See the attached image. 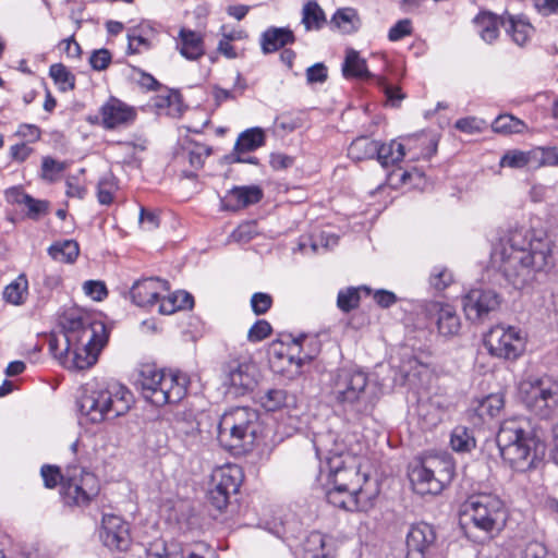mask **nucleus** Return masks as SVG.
Here are the masks:
<instances>
[{"label": "nucleus", "mask_w": 558, "mask_h": 558, "mask_svg": "<svg viewBox=\"0 0 558 558\" xmlns=\"http://www.w3.org/2000/svg\"><path fill=\"white\" fill-rule=\"evenodd\" d=\"M335 435L316 434L313 446L319 460L317 482L325 490L328 504L345 511L362 510V500L369 499L365 485L369 475L361 470L356 458L349 452L329 448Z\"/></svg>", "instance_id": "obj_2"}, {"label": "nucleus", "mask_w": 558, "mask_h": 558, "mask_svg": "<svg viewBox=\"0 0 558 558\" xmlns=\"http://www.w3.org/2000/svg\"><path fill=\"white\" fill-rule=\"evenodd\" d=\"M49 75L61 92L75 88V75L62 63H53L49 68Z\"/></svg>", "instance_id": "obj_45"}, {"label": "nucleus", "mask_w": 558, "mask_h": 558, "mask_svg": "<svg viewBox=\"0 0 558 558\" xmlns=\"http://www.w3.org/2000/svg\"><path fill=\"white\" fill-rule=\"evenodd\" d=\"M14 195V202L24 204L27 207V217L33 220H38L41 216L47 214L49 203L47 201L36 199L32 195L13 187L8 191V196Z\"/></svg>", "instance_id": "obj_34"}, {"label": "nucleus", "mask_w": 558, "mask_h": 558, "mask_svg": "<svg viewBox=\"0 0 558 558\" xmlns=\"http://www.w3.org/2000/svg\"><path fill=\"white\" fill-rule=\"evenodd\" d=\"M375 83L383 89L387 98V102L391 107H399L401 101L405 98V94L401 90V88L389 84L385 76H377Z\"/></svg>", "instance_id": "obj_46"}, {"label": "nucleus", "mask_w": 558, "mask_h": 558, "mask_svg": "<svg viewBox=\"0 0 558 558\" xmlns=\"http://www.w3.org/2000/svg\"><path fill=\"white\" fill-rule=\"evenodd\" d=\"M114 184L111 178H102L97 185V198L101 205H110L113 201Z\"/></svg>", "instance_id": "obj_60"}, {"label": "nucleus", "mask_w": 558, "mask_h": 558, "mask_svg": "<svg viewBox=\"0 0 558 558\" xmlns=\"http://www.w3.org/2000/svg\"><path fill=\"white\" fill-rule=\"evenodd\" d=\"M258 400L260 405L268 412H275L295 403V397L289 395L288 391L282 388H269L260 392Z\"/></svg>", "instance_id": "obj_32"}, {"label": "nucleus", "mask_w": 558, "mask_h": 558, "mask_svg": "<svg viewBox=\"0 0 558 558\" xmlns=\"http://www.w3.org/2000/svg\"><path fill=\"white\" fill-rule=\"evenodd\" d=\"M28 293V281L24 274L17 276L15 280L9 283L3 290V299L12 305H22L25 303Z\"/></svg>", "instance_id": "obj_41"}, {"label": "nucleus", "mask_w": 558, "mask_h": 558, "mask_svg": "<svg viewBox=\"0 0 558 558\" xmlns=\"http://www.w3.org/2000/svg\"><path fill=\"white\" fill-rule=\"evenodd\" d=\"M453 281L452 274L444 266H435L429 276L430 286L437 290L442 291Z\"/></svg>", "instance_id": "obj_52"}, {"label": "nucleus", "mask_w": 558, "mask_h": 558, "mask_svg": "<svg viewBox=\"0 0 558 558\" xmlns=\"http://www.w3.org/2000/svg\"><path fill=\"white\" fill-rule=\"evenodd\" d=\"M488 126V123L477 117H464L460 118L454 122V128L465 134H478L484 132Z\"/></svg>", "instance_id": "obj_47"}, {"label": "nucleus", "mask_w": 558, "mask_h": 558, "mask_svg": "<svg viewBox=\"0 0 558 558\" xmlns=\"http://www.w3.org/2000/svg\"><path fill=\"white\" fill-rule=\"evenodd\" d=\"M410 482L413 486V489L416 494L420 495H437L442 489H435L434 488V481L438 480L433 474V471L428 468L427 463L424 459H422L420 462H417L409 473Z\"/></svg>", "instance_id": "obj_29"}, {"label": "nucleus", "mask_w": 558, "mask_h": 558, "mask_svg": "<svg viewBox=\"0 0 558 558\" xmlns=\"http://www.w3.org/2000/svg\"><path fill=\"white\" fill-rule=\"evenodd\" d=\"M258 372L253 363L232 362L227 367L225 386L227 393L242 397L253 391L257 384Z\"/></svg>", "instance_id": "obj_16"}, {"label": "nucleus", "mask_w": 558, "mask_h": 558, "mask_svg": "<svg viewBox=\"0 0 558 558\" xmlns=\"http://www.w3.org/2000/svg\"><path fill=\"white\" fill-rule=\"evenodd\" d=\"M303 558H335V548L331 539L318 531L311 532L304 542Z\"/></svg>", "instance_id": "obj_27"}, {"label": "nucleus", "mask_w": 558, "mask_h": 558, "mask_svg": "<svg viewBox=\"0 0 558 558\" xmlns=\"http://www.w3.org/2000/svg\"><path fill=\"white\" fill-rule=\"evenodd\" d=\"M137 111L118 97L110 96L99 108V114L88 117L90 123H100L108 131L126 129L134 124Z\"/></svg>", "instance_id": "obj_15"}, {"label": "nucleus", "mask_w": 558, "mask_h": 558, "mask_svg": "<svg viewBox=\"0 0 558 558\" xmlns=\"http://www.w3.org/2000/svg\"><path fill=\"white\" fill-rule=\"evenodd\" d=\"M505 279L518 290L549 292L558 290V269L553 241L544 230L510 229L494 250Z\"/></svg>", "instance_id": "obj_1"}, {"label": "nucleus", "mask_w": 558, "mask_h": 558, "mask_svg": "<svg viewBox=\"0 0 558 558\" xmlns=\"http://www.w3.org/2000/svg\"><path fill=\"white\" fill-rule=\"evenodd\" d=\"M413 32L412 22L409 19L399 20L388 31V39L392 43L399 41Z\"/></svg>", "instance_id": "obj_56"}, {"label": "nucleus", "mask_w": 558, "mask_h": 558, "mask_svg": "<svg viewBox=\"0 0 558 558\" xmlns=\"http://www.w3.org/2000/svg\"><path fill=\"white\" fill-rule=\"evenodd\" d=\"M331 23L343 33H353L357 31L360 20L357 16V12L353 8H342L338 9L332 17Z\"/></svg>", "instance_id": "obj_43"}, {"label": "nucleus", "mask_w": 558, "mask_h": 558, "mask_svg": "<svg viewBox=\"0 0 558 558\" xmlns=\"http://www.w3.org/2000/svg\"><path fill=\"white\" fill-rule=\"evenodd\" d=\"M83 290L94 301H102L108 295V289L105 282L99 280H87L84 282Z\"/></svg>", "instance_id": "obj_59"}, {"label": "nucleus", "mask_w": 558, "mask_h": 558, "mask_svg": "<svg viewBox=\"0 0 558 558\" xmlns=\"http://www.w3.org/2000/svg\"><path fill=\"white\" fill-rule=\"evenodd\" d=\"M378 153V141L368 136H359L348 147V157L353 161L374 159Z\"/></svg>", "instance_id": "obj_35"}, {"label": "nucleus", "mask_w": 558, "mask_h": 558, "mask_svg": "<svg viewBox=\"0 0 558 558\" xmlns=\"http://www.w3.org/2000/svg\"><path fill=\"white\" fill-rule=\"evenodd\" d=\"M492 130L498 134H522L526 131L527 125L521 119L510 114H499L490 124Z\"/></svg>", "instance_id": "obj_39"}, {"label": "nucleus", "mask_w": 558, "mask_h": 558, "mask_svg": "<svg viewBox=\"0 0 558 558\" xmlns=\"http://www.w3.org/2000/svg\"><path fill=\"white\" fill-rule=\"evenodd\" d=\"M80 254V247L74 240L56 242L48 247V255L57 262L72 264Z\"/></svg>", "instance_id": "obj_37"}, {"label": "nucleus", "mask_w": 558, "mask_h": 558, "mask_svg": "<svg viewBox=\"0 0 558 558\" xmlns=\"http://www.w3.org/2000/svg\"><path fill=\"white\" fill-rule=\"evenodd\" d=\"M100 542L111 551L123 553L131 546V535L126 525H100Z\"/></svg>", "instance_id": "obj_26"}, {"label": "nucleus", "mask_w": 558, "mask_h": 558, "mask_svg": "<svg viewBox=\"0 0 558 558\" xmlns=\"http://www.w3.org/2000/svg\"><path fill=\"white\" fill-rule=\"evenodd\" d=\"M99 490V481L94 473L75 464H69L66 466L62 489L60 490L64 504L69 506L86 507L98 496Z\"/></svg>", "instance_id": "obj_10"}, {"label": "nucleus", "mask_w": 558, "mask_h": 558, "mask_svg": "<svg viewBox=\"0 0 558 558\" xmlns=\"http://www.w3.org/2000/svg\"><path fill=\"white\" fill-rule=\"evenodd\" d=\"M496 445L504 461L517 472L539 468L546 454V442L525 418L506 420L496 435Z\"/></svg>", "instance_id": "obj_5"}, {"label": "nucleus", "mask_w": 558, "mask_h": 558, "mask_svg": "<svg viewBox=\"0 0 558 558\" xmlns=\"http://www.w3.org/2000/svg\"><path fill=\"white\" fill-rule=\"evenodd\" d=\"M272 305V298L265 292H255L251 298V307L255 315L266 314Z\"/></svg>", "instance_id": "obj_58"}, {"label": "nucleus", "mask_w": 558, "mask_h": 558, "mask_svg": "<svg viewBox=\"0 0 558 558\" xmlns=\"http://www.w3.org/2000/svg\"><path fill=\"white\" fill-rule=\"evenodd\" d=\"M521 393L526 409L541 418H548L558 405V381L546 375L523 383Z\"/></svg>", "instance_id": "obj_11"}, {"label": "nucleus", "mask_w": 558, "mask_h": 558, "mask_svg": "<svg viewBox=\"0 0 558 558\" xmlns=\"http://www.w3.org/2000/svg\"><path fill=\"white\" fill-rule=\"evenodd\" d=\"M427 313L436 318L438 332L445 337L454 336L460 330V318L453 306L433 302L427 306Z\"/></svg>", "instance_id": "obj_21"}, {"label": "nucleus", "mask_w": 558, "mask_h": 558, "mask_svg": "<svg viewBox=\"0 0 558 558\" xmlns=\"http://www.w3.org/2000/svg\"><path fill=\"white\" fill-rule=\"evenodd\" d=\"M112 60V54L107 48L96 49L89 57V65L95 71L106 70Z\"/></svg>", "instance_id": "obj_57"}, {"label": "nucleus", "mask_w": 558, "mask_h": 558, "mask_svg": "<svg viewBox=\"0 0 558 558\" xmlns=\"http://www.w3.org/2000/svg\"><path fill=\"white\" fill-rule=\"evenodd\" d=\"M66 168V162L58 161L50 156L43 157L41 160V179L48 182H53L56 175L63 172Z\"/></svg>", "instance_id": "obj_50"}, {"label": "nucleus", "mask_w": 558, "mask_h": 558, "mask_svg": "<svg viewBox=\"0 0 558 558\" xmlns=\"http://www.w3.org/2000/svg\"><path fill=\"white\" fill-rule=\"evenodd\" d=\"M535 158H534V166L535 165H550V166H557L558 165V154L555 148H536L534 149Z\"/></svg>", "instance_id": "obj_63"}, {"label": "nucleus", "mask_w": 558, "mask_h": 558, "mask_svg": "<svg viewBox=\"0 0 558 558\" xmlns=\"http://www.w3.org/2000/svg\"><path fill=\"white\" fill-rule=\"evenodd\" d=\"M305 339V336H301L298 339L293 340V344L288 349V353L280 352L277 354L279 360H287L289 365L294 366L295 371L294 373H300V368L304 364L305 361H310L312 356L304 354V355H295L293 351L298 350L300 347V340Z\"/></svg>", "instance_id": "obj_51"}, {"label": "nucleus", "mask_w": 558, "mask_h": 558, "mask_svg": "<svg viewBox=\"0 0 558 558\" xmlns=\"http://www.w3.org/2000/svg\"><path fill=\"white\" fill-rule=\"evenodd\" d=\"M341 71L343 77L347 80H374L375 82L378 76L368 71L366 60L360 56L359 51L352 48L348 49L345 52Z\"/></svg>", "instance_id": "obj_30"}, {"label": "nucleus", "mask_w": 558, "mask_h": 558, "mask_svg": "<svg viewBox=\"0 0 558 558\" xmlns=\"http://www.w3.org/2000/svg\"><path fill=\"white\" fill-rule=\"evenodd\" d=\"M535 153L533 150L522 151L519 149L508 150L500 158L499 165L512 169H521L534 166Z\"/></svg>", "instance_id": "obj_44"}, {"label": "nucleus", "mask_w": 558, "mask_h": 558, "mask_svg": "<svg viewBox=\"0 0 558 558\" xmlns=\"http://www.w3.org/2000/svg\"><path fill=\"white\" fill-rule=\"evenodd\" d=\"M361 291L365 292L366 295L373 292L372 289L366 286H361L360 288L349 287L345 290H340L337 298L338 307L344 313H349L357 307Z\"/></svg>", "instance_id": "obj_42"}, {"label": "nucleus", "mask_w": 558, "mask_h": 558, "mask_svg": "<svg viewBox=\"0 0 558 558\" xmlns=\"http://www.w3.org/2000/svg\"><path fill=\"white\" fill-rule=\"evenodd\" d=\"M271 331L272 327L267 320L258 319L248 329L247 339L250 342H259L270 336Z\"/></svg>", "instance_id": "obj_55"}, {"label": "nucleus", "mask_w": 558, "mask_h": 558, "mask_svg": "<svg viewBox=\"0 0 558 558\" xmlns=\"http://www.w3.org/2000/svg\"><path fill=\"white\" fill-rule=\"evenodd\" d=\"M40 474L47 488H54L58 484L62 487L64 473H61L57 465L44 464Z\"/></svg>", "instance_id": "obj_53"}, {"label": "nucleus", "mask_w": 558, "mask_h": 558, "mask_svg": "<svg viewBox=\"0 0 558 558\" xmlns=\"http://www.w3.org/2000/svg\"><path fill=\"white\" fill-rule=\"evenodd\" d=\"M302 24L306 31H319L326 24L325 12L315 0H310L304 4Z\"/></svg>", "instance_id": "obj_40"}, {"label": "nucleus", "mask_w": 558, "mask_h": 558, "mask_svg": "<svg viewBox=\"0 0 558 558\" xmlns=\"http://www.w3.org/2000/svg\"><path fill=\"white\" fill-rule=\"evenodd\" d=\"M415 141L422 146V158L430 159L436 154L439 142L436 133L422 132L415 136Z\"/></svg>", "instance_id": "obj_49"}, {"label": "nucleus", "mask_w": 558, "mask_h": 558, "mask_svg": "<svg viewBox=\"0 0 558 558\" xmlns=\"http://www.w3.org/2000/svg\"><path fill=\"white\" fill-rule=\"evenodd\" d=\"M404 156L405 146L402 143L391 141L389 144H384L378 141V153L375 158L384 168L401 161Z\"/></svg>", "instance_id": "obj_38"}, {"label": "nucleus", "mask_w": 558, "mask_h": 558, "mask_svg": "<svg viewBox=\"0 0 558 558\" xmlns=\"http://www.w3.org/2000/svg\"><path fill=\"white\" fill-rule=\"evenodd\" d=\"M436 539L434 525H411L408 533V546L410 548L407 558L417 556L422 558L424 549Z\"/></svg>", "instance_id": "obj_28"}, {"label": "nucleus", "mask_w": 558, "mask_h": 558, "mask_svg": "<svg viewBox=\"0 0 558 558\" xmlns=\"http://www.w3.org/2000/svg\"><path fill=\"white\" fill-rule=\"evenodd\" d=\"M328 398L348 421L362 422L373 415L380 389L362 368L344 366L330 374Z\"/></svg>", "instance_id": "obj_4"}, {"label": "nucleus", "mask_w": 558, "mask_h": 558, "mask_svg": "<svg viewBox=\"0 0 558 558\" xmlns=\"http://www.w3.org/2000/svg\"><path fill=\"white\" fill-rule=\"evenodd\" d=\"M478 27L481 38L487 43H494L499 36V25L501 17L487 11H481L473 20Z\"/></svg>", "instance_id": "obj_33"}, {"label": "nucleus", "mask_w": 558, "mask_h": 558, "mask_svg": "<svg viewBox=\"0 0 558 558\" xmlns=\"http://www.w3.org/2000/svg\"><path fill=\"white\" fill-rule=\"evenodd\" d=\"M484 345L492 356L517 360L525 350V338L521 329L496 325L484 335Z\"/></svg>", "instance_id": "obj_12"}, {"label": "nucleus", "mask_w": 558, "mask_h": 558, "mask_svg": "<svg viewBox=\"0 0 558 558\" xmlns=\"http://www.w3.org/2000/svg\"><path fill=\"white\" fill-rule=\"evenodd\" d=\"M128 53H140L142 49L148 50L151 47L150 41L143 35L137 34L136 31L128 34Z\"/></svg>", "instance_id": "obj_61"}, {"label": "nucleus", "mask_w": 558, "mask_h": 558, "mask_svg": "<svg viewBox=\"0 0 558 558\" xmlns=\"http://www.w3.org/2000/svg\"><path fill=\"white\" fill-rule=\"evenodd\" d=\"M132 399V392L125 386L112 381L100 389L84 388L76 404L81 415L96 424L125 414L131 408Z\"/></svg>", "instance_id": "obj_8"}, {"label": "nucleus", "mask_w": 558, "mask_h": 558, "mask_svg": "<svg viewBox=\"0 0 558 558\" xmlns=\"http://www.w3.org/2000/svg\"><path fill=\"white\" fill-rule=\"evenodd\" d=\"M294 41L295 35L289 27L270 26L262 33L259 38L264 54L274 53Z\"/></svg>", "instance_id": "obj_25"}, {"label": "nucleus", "mask_w": 558, "mask_h": 558, "mask_svg": "<svg viewBox=\"0 0 558 558\" xmlns=\"http://www.w3.org/2000/svg\"><path fill=\"white\" fill-rule=\"evenodd\" d=\"M263 190L257 185L234 186L222 198V207L229 211H238L262 201Z\"/></svg>", "instance_id": "obj_20"}, {"label": "nucleus", "mask_w": 558, "mask_h": 558, "mask_svg": "<svg viewBox=\"0 0 558 558\" xmlns=\"http://www.w3.org/2000/svg\"><path fill=\"white\" fill-rule=\"evenodd\" d=\"M375 303L381 308H389L398 301L397 295L389 290L378 289L373 292Z\"/></svg>", "instance_id": "obj_64"}, {"label": "nucleus", "mask_w": 558, "mask_h": 558, "mask_svg": "<svg viewBox=\"0 0 558 558\" xmlns=\"http://www.w3.org/2000/svg\"><path fill=\"white\" fill-rule=\"evenodd\" d=\"M501 303V294L492 288L471 289L462 299L465 317L472 323L487 320L492 313L500 308Z\"/></svg>", "instance_id": "obj_14"}, {"label": "nucleus", "mask_w": 558, "mask_h": 558, "mask_svg": "<svg viewBox=\"0 0 558 558\" xmlns=\"http://www.w3.org/2000/svg\"><path fill=\"white\" fill-rule=\"evenodd\" d=\"M63 348L57 337L49 339L50 353L62 363L71 361V367L83 371L93 366L108 341L106 325L89 314L71 308L61 316Z\"/></svg>", "instance_id": "obj_3"}, {"label": "nucleus", "mask_w": 558, "mask_h": 558, "mask_svg": "<svg viewBox=\"0 0 558 558\" xmlns=\"http://www.w3.org/2000/svg\"><path fill=\"white\" fill-rule=\"evenodd\" d=\"M495 525H460L461 532L474 543H485L493 537Z\"/></svg>", "instance_id": "obj_48"}, {"label": "nucleus", "mask_w": 558, "mask_h": 558, "mask_svg": "<svg viewBox=\"0 0 558 558\" xmlns=\"http://www.w3.org/2000/svg\"><path fill=\"white\" fill-rule=\"evenodd\" d=\"M505 408V395L495 392L478 399L470 411V418L474 425L489 424L499 417Z\"/></svg>", "instance_id": "obj_19"}, {"label": "nucleus", "mask_w": 558, "mask_h": 558, "mask_svg": "<svg viewBox=\"0 0 558 558\" xmlns=\"http://www.w3.org/2000/svg\"><path fill=\"white\" fill-rule=\"evenodd\" d=\"M501 25L513 43L520 47H524L529 43L535 31L529 19L523 14L506 13L501 16Z\"/></svg>", "instance_id": "obj_23"}, {"label": "nucleus", "mask_w": 558, "mask_h": 558, "mask_svg": "<svg viewBox=\"0 0 558 558\" xmlns=\"http://www.w3.org/2000/svg\"><path fill=\"white\" fill-rule=\"evenodd\" d=\"M339 236L336 233L322 231L316 235H302L299 240V250L302 253H307V250L313 254L327 252L328 250L338 245Z\"/></svg>", "instance_id": "obj_31"}, {"label": "nucleus", "mask_w": 558, "mask_h": 558, "mask_svg": "<svg viewBox=\"0 0 558 558\" xmlns=\"http://www.w3.org/2000/svg\"><path fill=\"white\" fill-rule=\"evenodd\" d=\"M451 449L458 453L471 452L476 447V439L472 429L458 425L450 434Z\"/></svg>", "instance_id": "obj_36"}, {"label": "nucleus", "mask_w": 558, "mask_h": 558, "mask_svg": "<svg viewBox=\"0 0 558 558\" xmlns=\"http://www.w3.org/2000/svg\"><path fill=\"white\" fill-rule=\"evenodd\" d=\"M437 481H434L435 489H444L454 476L453 459L448 453L428 454L423 458Z\"/></svg>", "instance_id": "obj_24"}, {"label": "nucleus", "mask_w": 558, "mask_h": 558, "mask_svg": "<svg viewBox=\"0 0 558 558\" xmlns=\"http://www.w3.org/2000/svg\"><path fill=\"white\" fill-rule=\"evenodd\" d=\"M244 474L238 464H226L217 468L211 475L213 487L208 493V500L213 507L222 511L230 502L231 496L239 493Z\"/></svg>", "instance_id": "obj_13"}, {"label": "nucleus", "mask_w": 558, "mask_h": 558, "mask_svg": "<svg viewBox=\"0 0 558 558\" xmlns=\"http://www.w3.org/2000/svg\"><path fill=\"white\" fill-rule=\"evenodd\" d=\"M169 282L157 277L144 278L133 283L130 290L132 302L140 307L157 304L161 293L169 292Z\"/></svg>", "instance_id": "obj_18"}, {"label": "nucleus", "mask_w": 558, "mask_h": 558, "mask_svg": "<svg viewBox=\"0 0 558 558\" xmlns=\"http://www.w3.org/2000/svg\"><path fill=\"white\" fill-rule=\"evenodd\" d=\"M459 523H506L508 510L501 498L493 493H474L461 502Z\"/></svg>", "instance_id": "obj_9"}, {"label": "nucleus", "mask_w": 558, "mask_h": 558, "mask_svg": "<svg viewBox=\"0 0 558 558\" xmlns=\"http://www.w3.org/2000/svg\"><path fill=\"white\" fill-rule=\"evenodd\" d=\"M177 49L189 61H197L205 54V43L202 34L182 27L177 39Z\"/></svg>", "instance_id": "obj_22"}, {"label": "nucleus", "mask_w": 558, "mask_h": 558, "mask_svg": "<svg viewBox=\"0 0 558 558\" xmlns=\"http://www.w3.org/2000/svg\"><path fill=\"white\" fill-rule=\"evenodd\" d=\"M328 78V69L323 62H317L306 70L307 84H323Z\"/></svg>", "instance_id": "obj_62"}, {"label": "nucleus", "mask_w": 558, "mask_h": 558, "mask_svg": "<svg viewBox=\"0 0 558 558\" xmlns=\"http://www.w3.org/2000/svg\"><path fill=\"white\" fill-rule=\"evenodd\" d=\"M187 376L180 371H165L145 364L138 371L136 386L143 398L156 407L179 403L187 393Z\"/></svg>", "instance_id": "obj_6"}, {"label": "nucleus", "mask_w": 558, "mask_h": 558, "mask_svg": "<svg viewBox=\"0 0 558 558\" xmlns=\"http://www.w3.org/2000/svg\"><path fill=\"white\" fill-rule=\"evenodd\" d=\"M266 141L265 132L262 128L255 126L240 133L232 151L226 155L228 163H250L258 165L259 160L254 156H246L247 153L255 151L264 146Z\"/></svg>", "instance_id": "obj_17"}, {"label": "nucleus", "mask_w": 558, "mask_h": 558, "mask_svg": "<svg viewBox=\"0 0 558 558\" xmlns=\"http://www.w3.org/2000/svg\"><path fill=\"white\" fill-rule=\"evenodd\" d=\"M260 433L259 413L251 407H231L217 425V439L221 447L236 452L252 449Z\"/></svg>", "instance_id": "obj_7"}, {"label": "nucleus", "mask_w": 558, "mask_h": 558, "mask_svg": "<svg viewBox=\"0 0 558 558\" xmlns=\"http://www.w3.org/2000/svg\"><path fill=\"white\" fill-rule=\"evenodd\" d=\"M213 149L209 146L204 144L195 143L191 148H189V162L195 168L199 169L203 167L205 158L211 154Z\"/></svg>", "instance_id": "obj_54"}]
</instances>
